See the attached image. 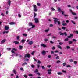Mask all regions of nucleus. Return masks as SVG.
<instances>
[{
	"instance_id": "393cba45",
	"label": "nucleus",
	"mask_w": 78,
	"mask_h": 78,
	"mask_svg": "<svg viewBox=\"0 0 78 78\" xmlns=\"http://www.w3.org/2000/svg\"><path fill=\"white\" fill-rule=\"evenodd\" d=\"M44 41L45 42H47V41H48V39H44Z\"/></svg>"
},
{
	"instance_id": "473e14b6",
	"label": "nucleus",
	"mask_w": 78,
	"mask_h": 78,
	"mask_svg": "<svg viewBox=\"0 0 78 78\" xmlns=\"http://www.w3.org/2000/svg\"><path fill=\"white\" fill-rule=\"evenodd\" d=\"M31 67L32 68H34L35 67V66H34L33 65H31Z\"/></svg>"
},
{
	"instance_id": "f3484780",
	"label": "nucleus",
	"mask_w": 78,
	"mask_h": 78,
	"mask_svg": "<svg viewBox=\"0 0 78 78\" xmlns=\"http://www.w3.org/2000/svg\"><path fill=\"white\" fill-rule=\"evenodd\" d=\"M28 24L29 26H32V25H33V24L31 22L29 23Z\"/></svg>"
},
{
	"instance_id": "6ab92c4d",
	"label": "nucleus",
	"mask_w": 78,
	"mask_h": 78,
	"mask_svg": "<svg viewBox=\"0 0 78 78\" xmlns=\"http://www.w3.org/2000/svg\"><path fill=\"white\" fill-rule=\"evenodd\" d=\"M8 31H4L3 32V34H5V33H8Z\"/></svg>"
},
{
	"instance_id": "aec40b11",
	"label": "nucleus",
	"mask_w": 78,
	"mask_h": 78,
	"mask_svg": "<svg viewBox=\"0 0 78 78\" xmlns=\"http://www.w3.org/2000/svg\"><path fill=\"white\" fill-rule=\"evenodd\" d=\"M16 39L17 40H19V39H20V36H17L16 37Z\"/></svg>"
},
{
	"instance_id": "79ce46f5",
	"label": "nucleus",
	"mask_w": 78,
	"mask_h": 78,
	"mask_svg": "<svg viewBox=\"0 0 78 78\" xmlns=\"http://www.w3.org/2000/svg\"><path fill=\"white\" fill-rule=\"evenodd\" d=\"M64 35H65V36H67V33H66V32H65V33H64Z\"/></svg>"
},
{
	"instance_id": "680f3d73",
	"label": "nucleus",
	"mask_w": 78,
	"mask_h": 78,
	"mask_svg": "<svg viewBox=\"0 0 78 78\" xmlns=\"http://www.w3.org/2000/svg\"><path fill=\"white\" fill-rule=\"evenodd\" d=\"M59 45H62V44H63V43H62V42H60L59 43Z\"/></svg>"
},
{
	"instance_id": "e2e57ef3",
	"label": "nucleus",
	"mask_w": 78,
	"mask_h": 78,
	"mask_svg": "<svg viewBox=\"0 0 78 78\" xmlns=\"http://www.w3.org/2000/svg\"><path fill=\"white\" fill-rule=\"evenodd\" d=\"M47 66L48 67H49V68H50V67H51V65H48Z\"/></svg>"
},
{
	"instance_id": "37998d69",
	"label": "nucleus",
	"mask_w": 78,
	"mask_h": 78,
	"mask_svg": "<svg viewBox=\"0 0 78 78\" xmlns=\"http://www.w3.org/2000/svg\"><path fill=\"white\" fill-rule=\"evenodd\" d=\"M62 30H66V28L64 27H62Z\"/></svg>"
},
{
	"instance_id": "dca6fc26",
	"label": "nucleus",
	"mask_w": 78,
	"mask_h": 78,
	"mask_svg": "<svg viewBox=\"0 0 78 78\" xmlns=\"http://www.w3.org/2000/svg\"><path fill=\"white\" fill-rule=\"evenodd\" d=\"M61 32H60L59 33L60 34V35H62V36H64V34L63 33H61Z\"/></svg>"
},
{
	"instance_id": "ddd939ff",
	"label": "nucleus",
	"mask_w": 78,
	"mask_h": 78,
	"mask_svg": "<svg viewBox=\"0 0 78 78\" xmlns=\"http://www.w3.org/2000/svg\"><path fill=\"white\" fill-rule=\"evenodd\" d=\"M49 30H50V29L48 28V29L45 30L44 31L46 32V33H47V32H48V31H49Z\"/></svg>"
},
{
	"instance_id": "4468645a",
	"label": "nucleus",
	"mask_w": 78,
	"mask_h": 78,
	"mask_svg": "<svg viewBox=\"0 0 78 78\" xmlns=\"http://www.w3.org/2000/svg\"><path fill=\"white\" fill-rule=\"evenodd\" d=\"M5 41H6V40H3L1 41V43L2 44L4 43L5 42Z\"/></svg>"
},
{
	"instance_id": "5fc2aeb1",
	"label": "nucleus",
	"mask_w": 78,
	"mask_h": 78,
	"mask_svg": "<svg viewBox=\"0 0 78 78\" xmlns=\"http://www.w3.org/2000/svg\"><path fill=\"white\" fill-rule=\"evenodd\" d=\"M20 70H23V71H24V70L23 69V68H20Z\"/></svg>"
},
{
	"instance_id": "412c9836",
	"label": "nucleus",
	"mask_w": 78,
	"mask_h": 78,
	"mask_svg": "<svg viewBox=\"0 0 78 78\" xmlns=\"http://www.w3.org/2000/svg\"><path fill=\"white\" fill-rule=\"evenodd\" d=\"M73 63L74 64H77L78 62L76 61H74Z\"/></svg>"
},
{
	"instance_id": "603ef678",
	"label": "nucleus",
	"mask_w": 78,
	"mask_h": 78,
	"mask_svg": "<svg viewBox=\"0 0 78 78\" xmlns=\"http://www.w3.org/2000/svg\"><path fill=\"white\" fill-rule=\"evenodd\" d=\"M12 50H14V51H17V49L15 48H13Z\"/></svg>"
},
{
	"instance_id": "13d9d810",
	"label": "nucleus",
	"mask_w": 78,
	"mask_h": 78,
	"mask_svg": "<svg viewBox=\"0 0 78 78\" xmlns=\"http://www.w3.org/2000/svg\"><path fill=\"white\" fill-rule=\"evenodd\" d=\"M31 28H28V29H27V31H30V30H31Z\"/></svg>"
},
{
	"instance_id": "bb28decb",
	"label": "nucleus",
	"mask_w": 78,
	"mask_h": 78,
	"mask_svg": "<svg viewBox=\"0 0 78 78\" xmlns=\"http://www.w3.org/2000/svg\"><path fill=\"white\" fill-rule=\"evenodd\" d=\"M51 9L52 10V11H55V9L53 7H52V8H51Z\"/></svg>"
},
{
	"instance_id": "a211bd4d",
	"label": "nucleus",
	"mask_w": 78,
	"mask_h": 78,
	"mask_svg": "<svg viewBox=\"0 0 78 78\" xmlns=\"http://www.w3.org/2000/svg\"><path fill=\"white\" fill-rule=\"evenodd\" d=\"M11 4V0H8V5L9 6H10V4Z\"/></svg>"
},
{
	"instance_id": "ea45409f",
	"label": "nucleus",
	"mask_w": 78,
	"mask_h": 78,
	"mask_svg": "<svg viewBox=\"0 0 78 78\" xmlns=\"http://www.w3.org/2000/svg\"><path fill=\"white\" fill-rule=\"evenodd\" d=\"M47 71L48 72H51V71H52V70H51V69H48Z\"/></svg>"
},
{
	"instance_id": "72a5a7b5",
	"label": "nucleus",
	"mask_w": 78,
	"mask_h": 78,
	"mask_svg": "<svg viewBox=\"0 0 78 78\" xmlns=\"http://www.w3.org/2000/svg\"><path fill=\"white\" fill-rule=\"evenodd\" d=\"M35 53V51H33L31 53V54L32 55H34V53Z\"/></svg>"
},
{
	"instance_id": "8fccbe9b",
	"label": "nucleus",
	"mask_w": 78,
	"mask_h": 78,
	"mask_svg": "<svg viewBox=\"0 0 78 78\" xmlns=\"http://www.w3.org/2000/svg\"><path fill=\"white\" fill-rule=\"evenodd\" d=\"M36 16V14L35 13H34V18H35Z\"/></svg>"
},
{
	"instance_id": "4d7b16f0",
	"label": "nucleus",
	"mask_w": 78,
	"mask_h": 78,
	"mask_svg": "<svg viewBox=\"0 0 78 78\" xmlns=\"http://www.w3.org/2000/svg\"><path fill=\"white\" fill-rule=\"evenodd\" d=\"M29 76H33V74H30L28 75Z\"/></svg>"
},
{
	"instance_id": "2eb2a0df",
	"label": "nucleus",
	"mask_w": 78,
	"mask_h": 78,
	"mask_svg": "<svg viewBox=\"0 0 78 78\" xmlns=\"http://www.w3.org/2000/svg\"><path fill=\"white\" fill-rule=\"evenodd\" d=\"M9 24L10 25H14V24H15V23H14V22H11L9 23Z\"/></svg>"
},
{
	"instance_id": "9d476101",
	"label": "nucleus",
	"mask_w": 78,
	"mask_h": 78,
	"mask_svg": "<svg viewBox=\"0 0 78 78\" xmlns=\"http://www.w3.org/2000/svg\"><path fill=\"white\" fill-rule=\"evenodd\" d=\"M13 43H15V45L19 44V42L18 41H13Z\"/></svg>"
},
{
	"instance_id": "bf43d9fd",
	"label": "nucleus",
	"mask_w": 78,
	"mask_h": 78,
	"mask_svg": "<svg viewBox=\"0 0 78 78\" xmlns=\"http://www.w3.org/2000/svg\"><path fill=\"white\" fill-rule=\"evenodd\" d=\"M52 50H55V47L53 46L52 48Z\"/></svg>"
},
{
	"instance_id": "b1692460",
	"label": "nucleus",
	"mask_w": 78,
	"mask_h": 78,
	"mask_svg": "<svg viewBox=\"0 0 78 78\" xmlns=\"http://www.w3.org/2000/svg\"><path fill=\"white\" fill-rule=\"evenodd\" d=\"M53 19H54V20H59L60 19H58L56 18H53Z\"/></svg>"
},
{
	"instance_id": "7c9ffc66",
	"label": "nucleus",
	"mask_w": 78,
	"mask_h": 78,
	"mask_svg": "<svg viewBox=\"0 0 78 78\" xmlns=\"http://www.w3.org/2000/svg\"><path fill=\"white\" fill-rule=\"evenodd\" d=\"M22 48H23L22 46H20V49H22Z\"/></svg>"
},
{
	"instance_id": "20e7f679",
	"label": "nucleus",
	"mask_w": 78,
	"mask_h": 78,
	"mask_svg": "<svg viewBox=\"0 0 78 78\" xmlns=\"http://www.w3.org/2000/svg\"><path fill=\"white\" fill-rule=\"evenodd\" d=\"M40 45L41 47H47V46L44 44H41Z\"/></svg>"
},
{
	"instance_id": "f8f14e48",
	"label": "nucleus",
	"mask_w": 78,
	"mask_h": 78,
	"mask_svg": "<svg viewBox=\"0 0 78 78\" xmlns=\"http://www.w3.org/2000/svg\"><path fill=\"white\" fill-rule=\"evenodd\" d=\"M57 47L59 48L60 49H61V50L62 49V48L61 47V46H60L59 45H57Z\"/></svg>"
},
{
	"instance_id": "69168bd1",
	"label": "nucleus",
	"mask_w": 78,
	"mask_h": 78,
	"mask_svg": "<svg viewBox=\"0 0 78 78\" xmlns=\"http://www.w3.org/2000/svg\"><path fill=\"white\" fill-rule=\"evenodd\" d=\"M61 12H62V14H64V12L62 11H61Z\"/></svg>"
},
{
	"instance_id": "a19ab883",
	"label": "nucleus",
	"mask_w": 78,
	"mask_h": 78,
	"mask_svg": "<svg viewBox=\"0 0 78 78\" xmlns=\"http://www.w3.org/2000/svg\"><path fill=\"white\" fill-rule=\"evenodd\" d=\"M13 73L14 74H15V75H16V70H13Z\"/></svg>"
},
{
	"instance_id": "774afa93",
	"label": "nucleus",
	"mask_w": 78,
	"mask_h": 78,
	"mask_svg": "<svg viewBox=\"0 0 78 78\" xmlns=\"http://www.w3.org/2000/svg\"><path fill=\"white\" fill-rule=\"evenodd\" d=\"M75 33H76V34H78V31H74Z\"/></svg>"
},
{
	"instance_id": "0e129e2a",
	"label": "nucleus",
	"mask_w": 78,
	"mask_h": 78,
	"mask_svg": "<svg viewBox=\"0 0 78 78\" xmlns=\"http://www.w3.org/2000/svg\"><path fill=\"white\" fill-rule=\"evenodd\" d=\"M19 56V54L16 53V56Z\"/></svg>"
},
{
	"instance_id": "f03ea898",
	"label": "nucleus",
	"mask_w": 78,
	"mask_h": 78,
	"mask_svg": "<svg viewBox=\"0 0 78 78\" xmlns=\"http://www.w3.org/2000/svg\"><path fill=\"white\" fill-rule=\"evenodd\" d=\"M34 7V11L36 12V11H37V6L36 5H33Z\"/></svg>"
},
{
	"instance_id": "cd10ccee",
	"label": "nucleus",
	"mask_w": 78,
	"mask_h": 78,
	"mask_svg": "<svg viewBox=\"0 0 78 78\" xmlns=\"http://www.w3.org/2000/svg\"><path fill=\"white\" fill-rule=\"evenodd\" d=\"M23 35L24 36H27V35L26 34H23Z\"/></svg>"
},
{
	"instance_id": "1a4fd4ad",
	"label": "nucleus",
	"mask_w": 78,
	"mask_h": 78,
	"mask_svg": "<svg viewBox=\"0 0 78 78\" xmlns=\"http://www.w3.org/2000/svg\"><path fill=\"white\" fill-rule=\"evenodd\" d=\"M57 9L58 11V12H61V8L58 7V8H57Z\"/></svg>"
},
{
	"instance_id": "9b49d317",
	"label": "nucleus",
	"mask_w": 78,
	"mask_h": 78,
	"mask_svg": "<svg viewBox=\"0 0 78 78\" xmlns=\"http://www.w3.org/2000/svg\"><path fill=\"white\" fill-rule=\"evenodd\" d=\"M33 44V42L32 41H30L28 43V44L30 45H31L32 44Z\"/></svg>"
},
{
	"instance_id": "a18cd8bd",
	"label": "nucleus",
	"mask_w": 78,
	"mask_h": 78,
	"mask_svg": "<svg viewBox=\"0 0 78 78\" xmlns=\"http://www.w3.org/2000/svg\"><path fill=\"white\" fill-rule=\"evenodd\" d=\"M62 72H64V73H67V71L64 70H62Z\"/></svg>"
},
{
	"instance_id": "58836bf2",
	"label": "nucleus",
	"mask_w": 78,
	"mask_h": 78,
	"mask_svg": "<svg viewBox=\"0 0 78 78\" xmlns=\"http://www.w3.org/2000/svg\"><path fill=\"white\" fill-rule=\"evenodd\" d=\"M66 48H67V49H69V48H70V47L69 46H67L66 47Z\"/></svg>"
},
{
	"instance_id": "4c0bfd02",
	"label": "nucleus",
	"mask_w": 78,
	"mask_h": 78,
	"mask_svg": "<svg viewBox=\"0 0 78 78\" xmlns=\"http://www.w3.org/2000/svg\"><path fill=\"white\" fill-rule=\"evenodd\" d=\"M32 27H31V28H34V27H35V26L32 25Z\"/></svg>"
},
{
	"instance_id": "6e6552de",
	"label": "nucleus",
	"mask_w": 78,
	"mask_h": 78,
	"mask_svg": "<svg viewBox=\"0 0 78 78\" xmlns=\"http://www.w3.org/2000/svg\"><path fill=\"white\" fill-rule=\"evenodd\" d=\"M73 34H70V36H67L68 38H71V37H73Z\"/></svg>"
},
{
	"instance_id": "864d4df0",
	"label": "nucleus",
	"mask_w": 78,
	"mask_h": 78,
	"mask_svg": "<svg viewBox=\"0 0 78 78\" xmlns=\"http://www.w3.org/2000/svg\"><path fill=\"white\" fill-rule=\"evenodd\" d=\"M69 40V39L66 38L64 40V41H68Z\"/></svg>"
},
{
	"instance_id": "09e8293b",
	"label": "nucleus",
	"mask_w": 78,
	"mask_h": 78,
	"mask_svg": "<svg viewBox=\"0 0 78 78\" xmlns=\"http://www.w3.org/2000/svg\"><path fill=\"white\" fill-rule=\"evenodd\" d=\"M62 65L63 66H65L66 65V63H63Z\"/></svg>"
},
{
	"instance_id": "423d86ee",
	"label": "nucleus",
	"mask_w": 78,
	"mask_h": 78,
	"mask_svg": "<svg viewBox=\"0 0 78 78\" xmlns=\"http://www.w3.org/2000/svg\"><path fill=\"white\" fill-rule=\"evenodd\" d=\"M69 11H70L71 12L73 15H76V13H75L72 12V10H71V9H69Z\"/></svg>"
},
{
	"instance_id": "052dcab7",
	"label": "nucleus",
	"mask_w": 78,
	"mask_h": 78,
	"mask_svg": "<svg viewBox=\"0 0 78 78\" xmlns=\"http://www.w3.org/2000/svg\"><path fill=\"white\" fill-rule=\"evenodd\" d=\"M54 52L55 53H58V52H59V51H58V50H56V51H55Z\"/></svg>"
},
{
	"instance_id": "c9c22d12",
	"label": "nucleus",
	"mask_w": 78,
	"mask_h": 78,
	"mask_svg": "<svg viewBox=\"0 0 78 78\" xmlns=\"http://www.w3.org/2000/svg\"><path fill=\"white\" fill-rule=\"evenodd\" d=\"M25 40L24 39L23 40H21V42H22V43H23V42H25Z\"/></svg>"
},
{
	"instance_id": "2f4dec72",
	"label": "nucleus",
	"mask_w": 78,
	"mask_h": 78,
	"mask_svg": "<svg viewBox=\"0 0 78 78\" xmlns=\"http://www.w3.org/2000/svg\"><path fill=\"white\" fill-rule=\"evenodd\" d=\"M35 72H39V71H38V69H36L34 71Z\"/></svg>"
},
{
	"instance_id": "5701e85b",
	"label": "nucleus",
	"mask_w": 78,
	"mask_h": 78,
	"mask_svg": "<svg viewBox=\"0 0 78 78\" xmlns=\"http://www.w3.org/2000/svg\"><path fill=\"white\" fill-rule=\"evenodd\" d=\"M57 74L58 75H62V73L60 72H58Z\"/></svg>"
},
{
	"instance_id": "49530a36",
	"label": "nucleus",
	"mask_w": 78,
	"mask_h": 78,
	"mask_svg": "<svg viewBox=\"0 0 78 78\" xmlns=\"http://www.w3.org/2000/svg\"><path fill=\"white\" fill-rule=\"evenodd\" d=\"M60 62H61V61L59 60H58L57 61V63H60Z\"/></svg>"
},
{
	"instance_id": "c03bdc74",
	"label": "nucleus",
	"mask_w": 78,
	"mask_h": 78,
	"mask_svg": "<svg viewBox=\"0 0 78 78\" xmlns=\"http://www.w3.org/2000/svg\"><path fill=\"white\" fill-rule=\"evenodd\" d=\"M62 25L63 26H65V25H67V24L66 23H62Z\"/></svg>"
},
{
	"instance_id": "f257e3e1",
	"label": "nucleus",
	"mask_w": 78,
	"mask_h": 78,
	"mask_svg": "<svg viewBox=\"0 0 78 78\" xmlns=\"http://www.w3.org/2000/svg\"><path fill=\"white\" fill-rule=\"evenodd\" d=\"M24 57L25 58H30L31 57V55L29 54H25Z\"/></svg>"
},
{
	"instance_id": "39448f33",
	"label": "nucleus",
	"mask_w": 78,
	"mask_h": 78,
	"mask_svg": "<svg viewBox=\"0 0 78 78\" xmlns=\"http://www.w3.org/2000/svg\"><path fill=\"white\" fill-rule=\"evenodd\" d=\"M9 27L7 26H5V30H9Z\"/></svg>"
},
{
	"instance_id": "e433bc0d",
	"label": "nucleus",
	"mask_w": 78,
	"mask_h": 78,
	"mask_svg": "<svg viewBox=\"0 0 78 78\" xmlns=\"http://www.w3.org/2000/svg\"><path fill=\"white\" fill-rule=\"evenodd\" d=\"M41 67L43 69H45V67L44 66H41Z\"/></svg>"
},
{
	"instance_id": "f704fd0d",
	"label": "nucleus",
	"mask_w": 78,
	"mask_h": 78,
	"mask_svg": "<svg viewBox=\"0 0 78 78\" xmlns=\"http://www.w3.org/2000/svg\"><path fill=\"white\" fill-rule=\"evenodd\" d=\"M37 5L38 6H41V3H37Z\"/></svg>"
},
{
	"instance_id": "0eeeda50",
	"label": "nucleus",
	"mask_w": 78,
	"mask_h": 78,
	"mask_svg": "<svg viewBox=\"0 0 78 78\" xmlns=\"http://www.w3.org/2000/svg\"><path fill=\"white\" fill-rule=\"evenodd\" d=\"M41 53L42 55H45L46 54V51L44 50L42 51V52H41Z\"/></svg>"
},
{
	"instance_id": "c756f323",
	"label": "nucleus",
	"mask_w": 78,
	"mask_h": 78,
	"mask_svg": "<svg viewBox=\"0 0 78 78\" xmlns=\"http://www.w3.org/2000/svg\"><path fill=\"white\" fill-rule=\"evenodd\" d=\"M24 76L25 77V78H28V77L27 76L26 74H24Z\"/></svg>"
},
{
	"instance_id": "7ed1b4c3",
	"label": "nucleus",
	"mask_w": 78,
	"mask_h": 78,
	"mask_svg": "<svg viewBox=\"0 0 78 78\" xmlns=\"http://www.w3.org/2000/svg\"><path fill=\"white\" fill-rule=\"evenodd\" d=\"M34 20H35V23H39V19L38 18H34Z\"/></svg>"
},
{
	"instance_id": "c85d7f7f",
	"label": "nucleus",
	"mask_w": 78,
	"mask_h": 78,
	"mask_svg": "<svg viewBox=\"0 0 78 78\" xmlns=\"http://www.w3.org/2000/svg\"><path fill=\"white\" fill-rule=\"evenodd\" d=\"M24 61L26 62H27L29 61V59H26L24 60Z\"/></svg>"
},
{
	"instance_id": "4be33fe9",
	"label": "nucleus",
	"mask_w": 78,
	"mask_h": 78,
	"mask_svg": "<svg viewBox=\"0 0 78 78\" xmlns=\"http://www.w3.org/2000/svg\"><path fill=\"white\" fill-rule=\"evenodd\" d=\"M54 23H55V24H56V22H57V20H54Z\"/></svg>"
},
{
	"instance_id": "3c124183",
	"label": "nucleus",
	"mask_w": 78,
	"mask_h": 78,
	"mask_svg": "<svg viewBox=\"0 0 78 78\" xmlns=\"http://www.w3.org/2000/svg\"><path fill=\"white\" fill-rule=\"evenodd\" d=\"M69 61L70 62H73V60L72 59H70L69 60Z\"/></svg>"
},
{
	"instance_id": "a878e982",
	"label": "nucleus",
	"mask_w": 78,
	"mask_h": 78,
	"mask_svg": "<svg viewBox=\"0 0 78 78\" xmlns=\"http://www.w3.org/2000/svg\"><path fill=\"white\" fill-rule=\"evenodd\" d=\"M57 22L58 25H60L61 24V22L60 21H57Z\"/></svg>"
},
{
	"instance_id": "6e6d98bb",
	"label": "nucleus",
	"mask_w": 78,
	"mask_h": 78,
	"mask_svg": "<svg viewBox=\"0 0 78 78\" xmlns=\"http://www.w3.org/2000/svg\"><path fill=\"white\" fill-rule=\"evenodd\" d=\"M48 73L49 74H51V72L48 71Z\"/></svg>"
},
{
	"instance_id": "338daca9",
	"label": "nucleus",
	"mask_w": 78,
	"mask_h": 78,
	"mask_svg": "<svg viewBox=\"0 0 78 78\" xmlns=\"http://www.w3.org/2000/svg\"><path fill=\"white\" fill-rule=\"evenodd\" d=\"M56 59H59V56H57L56 57Z\"/></svg>"
},
{
	"instance_id": "de8ad7c7",
	"label": "nucleus",
	"mask_w": 78,
	"mask_h": 78,
	"mask_svg": "<svg viewBox=\"0 0 78 78\" xmlns=\"http://www.w3.org/2000/svg\"><path fill=\"white\" fill-rule=\"evenodd\" d=\"M71 22L73 23L74 25H75L76 23H75L74 22H73V21H71Z\"/></svg>"
}]
</instances>
